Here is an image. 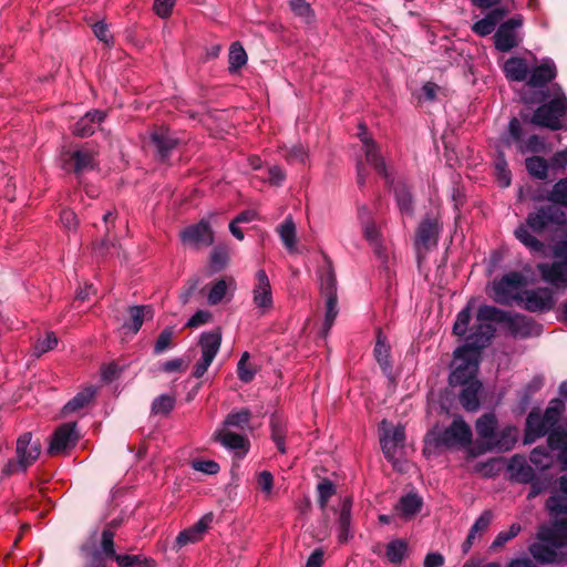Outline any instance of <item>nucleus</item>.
Wrapping results in <instances>:
<instances>
[{"mask_svg":"<svg viewBox=\"0 0 567 567\" xmlns=\"http://www.w3.org/2000/svg\"><path fill=\"white\" fill-rule=\"evenodd\" d=\"M174 336V329L173 327H166L158 336L155 344H154V352L156 354H159L167 350L172 344V339Z\"/></svg>","mask_w":567,"mask_h":567,"instance_id":"0e129e2a","label":"nucleus"},{"mask_svg":"<svg viewBox=\"0 0 567 567\" xmlns=\"http://www.w3.org/2000/svg\"><path fill=\"white\" fill-rule=\"evenodd\" d=\"M289 7L293 14L306 23H312L316 14L307 0H289Z\"/></svg>","mask_w":567,"mask_h":567,"instance_id":"49530a36","label":"nucleus"},{"mask_svg":"<svg viewBox=\"0 0 567 567\" xmlns=\"http://www.w3.org/2000/svg\"><path fill=\"white\" fill-rule=\"evenodd\" d=\"M496 431L497 419L493 413H486L476 421V432L485 450L495 436Z\"/></svg>","mask_w":567,"mask_h":567,"instance_id":"7c9ffc66","label":"nucleus"},{"mask_svg":"<svg viewBox=\"0 0 567 567\" xmlns=\"http://www.w3.org/2000/svg\"><path fill=\"white\" fill-rule=\"evenodd\" d=\"M523 24L520 16L513 17L502 23L497 29L495 38V47L502 52H507L518 45V37L516 30Z\"/></svg>","mask_w":567,"mask_h":567,"instance_id":"9b49d317","label":"nucleus"},{"mask_svg":"<svg viewBox=\"0 0 567 567\" xmlns=\"http://www.w3.org/2000/svg\"><path fill=\"white\" fill-rule=\"evenodd\" d=\"M228 249L224 246H217L213 249L210 255L212 267L219 270L224 268L228 261Z\"/></svg>","mask_w":567,"mask_h":567,"instance_id":"69168bd1","label":"nucleus"},{"mask_svg":"<svg viewBox=\"0 0 567 567\" xmlns=\"http://www.w3.org/2000/svg\"><path fill=\"white\" fill-rule=\"evenodd\" d=\"M255 280L252 301L256 308L264 315L274 306L271 285L264 269H259L256 272Z\"/></svg>","mask_w":567,"mask_h":567,"instance_id":"f8f14e48","label":"nucleus"},{"mask_svg":"<svg viewBox=\"0 0 567 567\" xmlns=\"http://www.w3.org/2000/svg\"><path fill=\"white\" fill-rule=\"evenodd\" d=\"M229 288H235V281L233 278L216 281L208 292V303L215 306L221 302Z\"/></svg>","mask_w":567,"mask_h":567,"instance_id":"a19ab883","label":"nucleus"},{"mask_svg":"<svg viewBox=\"0 0 567 567\" xmlns=\"http://www.w3.org/2000/svg\"><path fill=\"white\" fill-rule=\"evenodd\" d=\"M462 386L458 395L461 405L470 412H475L480 408V393L482 383L478 380H472L467 383L460 384Z\"/></svg>","mask_w":567,"mask_h":567,"instance_id":"b1692460","label":"nucleus"},{"mask_svg":"<svg viewBox=\"0 0 567 567\" xmlns=\"http://www.w3.org/2000/svg\"><path fill=\"white\" fill-rule=\"evenodd\" d=\"M175 405V399L168 394L157 396L152 403V413L154 414H168Z\"/></svg>","mask_w":567,"mask_h":567,"instance_id":"bf43d9fd","label":"nucleus"},{"mask_svg":"<svg viewBox=\"0 0 567 567\" xmlns=\"http://www.w3.org/2000/svg\"><path fill=\"white\" fill-rule=\"evenodd\" d=\"M509 12L508 9L505 8H495L492 11H489L483 19L476 21L472 30L481 35L485 37L491 34L496 24Z\"/></svg>","mask_w":567,"mask_h":567,"instance_id":"a878e982","label":"nucleus"},{"mask_svg":"<svg viewBox=\"0 0 567 567\" xmlns=\"http://www.w3.org/2000/svg\"><path fill=\"white\" fill-rule=\"evenodd\" d=\"M543 279L554 286L567 287V262L539 264L537 266Z\"/></svg>","mask_w":567,"mask_h":567,"instance_id":"412c9836","label":"nucleus"},{"mask_svg":"<svg viewBox=\"0 0 567 567\" xmlns=\"http://www.w3.org/2000/svg\"><path fill=\"white\" fill-rule=\"evenodd\" d=\"M471 307L467 306L458 312L456 321L453 326V332L458 337L465 336L471 322Z\"/></svg>","mask_w":567,"mask_h":567,"instance_id":"052dcab7","label":"nucleus"},{"mask_svg":"<svg viewBox=\"0 0 567 567\" xmlns=\"http://www.w3.org/2000/svg\"><path fill=\"white\" fill-rule=\"evenodd\" d=\"M130 321L123 328L137 333L146 319H152L154 311L151 306H134L128 309Z\"/></svg>","mask_w":567,"mask_h":567,"instance_id":"72a5a7b5","label":"nucleus"},{"mask_svg":"<svg viewBox=\"0 0 567 567\" xmlns=\"http://www.w3.org/2000/svg\"><path fill=\"white\" fill-rule=\"evenodd\" d=\"M115 561L118 567H154V560L143 555H118Z\"/></svg>","mask_w":567,"mask_h":567,"instance_id":"de8ad7c7","label":"nucleus"},{"mask_svg":"<svg viewBox=\"0 0 567 567\" xmlns=\"http://www.w3.org/2000/svg\"><path fill=\"white\" fill-rule=\"evenodd\" d=\"M214 437L229 450L241 451L243 453H246L248 450V440L240 434L233 433L229 429H218L214 433Z\"/></svg>","mask_w":567,"mask_h":567,"instance_id":"cd10ccee","label":"nucleus"},{"mask_svg":"<svg viewBox=\"0 0 567 567\" xmlns=\"http://www.w3.org/2000/svg\"><path fill=\"white\" fill-rule=\"evenodd\" d=\"M271 439L280 453H286L285 437L287 434L286 423L281 417L274 415L270 421Z\"/></svg>","mask_w":567,"mask_h":567,"instance_id":"79ce46f5","label":"nucleus"},{"mask_svg":"<svg viewBox=\"0 0 567 567\" xmlns=\"http://www.w3.org/2000/svg\"><path fill=\"white\" fill-rule=\"evenodd\" d=\"M548 200L567 207V177L559 179L548 194Z\"/></svg>","mask_w":567,"mask_h":567,"instance_id":"4d7b16f0","label":"nucleus"},{"mask_svg":"<svg viewBox=\"0 0 567 567\" xmlns=\"http://www.w3.org/2000/svg\"><path fill=\"white\" fill-rule=\"evenodd\" d=\"M563 546H554L547 542L539 540L529 547L532 556L542 563H553L557 557V550Z\"/></svg>","mask_w":567,"mask_h":567,"instance_id":"f704fd0d","label":"nucleus"},{"mask_svg":"<svg viewBox=\"0 0 567 567\" xmlns=\"http://www.w3.org/2000/svg\"><path fill=\"white\" fill-rule=\"evenodd\" d=\"M557 75L556 65L551 60H544L539 65L529 70L527 85L534 89H543Z\"/></svg>","mask_w":567,"mask_h":567,"instance_id":"a211bd4d","label":"nucleus"},{"mask_svg":"<svg viewBox=\"0 0 567 567\" xmlns=\"http://www.w3.org/2000/svg\"><path fill=\"white\" fill-rule=\"evenodd\" d=\"M247 62V54L244 48L238 43L234 42L229 50V71H237L239 68L245 65Z\"/></svg>","mask_w":567,"mask_h":567,"instance_id":"603ef678","label":"nucleus"},{"mask_svg":"<svg viewBox=\"0 0 567 567\" xmlns=\"http://www.w3.org/2000/svg\"><path fill=\"white\" fill-rule=\"evenodd\" d=\"M336 486L334 484L324 478L320 481L317 485V494H318V503L322 511L326 509L330 498L336 494Z\"/></svg>","mask_w":567,"mask_h":567,"instance_id":"3c124183","label":"nucleus"},{"mask_svg":"<svg viewBox=\"0 0 567 567\" xmlns=\"http://www.w3.org/2000/svg\"><path fill=\"white\" fill-rule=\"evenodd\" d=\"M537 536L539 540L554 546H564L567 543V519L557 520L551 526H542Z\"/></svg>","mask_w":567,"mask_h":567,"instance_id":"5701e85b","label":"nucleus"},{"mask_svg":"<svg viewBox=\"0 0 567 567\" xmlns=\"http://www.w3.org/2000/svg\"><path fill=\"white\" fill-rule=\"evenodd\" d=\"M528 174L537 179L545 181L548 177V162L540 156H532L525 159Z\"/></svg>","mask_w":567,"mask_h":567,"instance_id":"58836bf2","label":"nucleus"},{"mask_svg":"<svg viewBox=\"0 0 567 567\" xmlns=\"http://www.w3.org/2000/svg\"><path fill=\"white\" fill-rule=\"evenodd\" d=\"M533 114L532 123L547 127L551 131H558L567 126V97L561 87L557 84L546 91H538L532 96H524L526 104L542 103Z\"/></svg>","mask_w":567,"mask_h":567,"instance_id":"f03ea898","label":"nucleus"},{"mask_svg":"<svg viewBox=\"0 0 567 567\" xmlns=\"http://www.w3.org/2000/svg\"><path fill=\"white\" fill-rule=\"evenodd\" d=\"M75 426V423H64L55 430L48 450L49 454L56 455L75 445L79 437Z\"/></svg>","mask_w":567,"mask_h":567,"instance_id":"f3484780","label":"nucleus"},{"mask_svg":"<svg viewBox=\"0 0 567 567\" xmlns=\"http://www.w3.org/2000/svg\"><path fill=\"white\" fill-rule=\"evenodd\" d=\"M422 499L416 494H408L400 498L396 509L405 517L414 516L420 512Z\"/></svg>","mask_w":567,"mask_h":567,"instance_id":"37998d69","label":"nucleus"},{"mask_svg":"<svg viewBox=\"0 0 567 567\" xmlns=\"http://www.w3.org/2000/svg\"><path fill=\"white\" fill-rule=\"evenodd\" d=\"M505 76L509 81L523 82L528 78L529 69L526 61L522 58H509L503 66Z\"/></svg>","mask_w":567,"mask_h":567,"instance_id":"473e14b6","label":"nucleus"},{"mask_svg":"<svg viewBox=\"0 0 567 567\" xmlns=\"http://www.w3.org/2000/svg\"><path fill=\"white\" fill-rule=\"evenodd\" d=\"M380 444L386 458H394L398 447L403 445L404 429L402 426L389 427L386 421L380 426Z\"/></svg>","mask_w":567,"mask_h":567,"instance_id":"dca6fc26","label":"nucleus"},{"mask_svg":"<svg viewBox=\"0 0 567 567\" xmlns=\"http://www.w3.org/2000/svg\"><path fill=\"white\" fill-rule=\"evenodd\" d=\"M527 225L536 233L543 231L551 225H565L566 215L556 206H545L532 213L526 218Z\"/></svg>","mask_w":567,"mask_h":567,"instance_id":"1a4fd4ad","label":"nucleus"},{"mask_svg":"<svg viewBox=\"0 0 567 567\" xmlns=\"http://www.w3.org/2000/svg\"><path fill=\"white\" fill-rule=\"evenodd\" d=\"M512 478L519 483H529L535 480V470L522 455H514L508 464Z\"/></svg>","mask_w":567,"mask_h":567,"instance_id":"393cba45","label":"nucleus"},{"mask_svg":"<svg viewBox=\"0 0 567 567\" xmlns=\"http://www.w3.org/2000/svg\"><path fill=\"white\" fill-rule=\"evenodd\" d=\"M494 322L504 323L514 337L528 338L539 336L542 327L537 324L533 319L523 315H512L504 310H501L494 306H481L476 315L475 326H487L492 329L491 339L495 333Z\"/></svg>","mask_w":567,"mask_h":567,"instance_id":"7ed1b4c3","label":"nucleus"},{"mask_svg":"<svg viewBox=\"0 0 567 567\" xmlns=\"http://www.w3.org/2000/svg\"><path fill=\"white\" fill-rule=\"evenodd\" d=\"M440 223L436 218H424L416 231L415 245L417 249L427 250L437 243Z\"/></svg>","mask_w":567,"mask_h":567,"instance_id":"6ab92c4d","label":"nucleus"},{"mask_svg":"<svg viewBox=\"0 0 567 567\" xmlns=\"http://www.w3.org/2000/svg\"><path fill=\"white\" fill-rule=\"evenodd\" d=\"M519 302L526 310L535 312L550 310L555 299L548 288H537L523 291Z\"/></svg>","mask_w":567,"mask_h":567,"instance_id":"ddd939ff","label":"nucleus"},{"mask_svg":"<svg viewBox=\"0 0 567 567\" xmlns=\"http://www.w3.org/2000/svg\"><path fill=\"white\" fill-rule=\"evenodd\" d=\"M409 544L406 540L396 538L386 545L385 557L392 564L401 563L408 554Z\"/></svg>","mask_w":567,"mask_h":567,"instance_id":"ea45409f","label":"nucleus"},{"mask_svg":"<svg viewBox=\"0 0 567 567\" xmlns=\"http://www.w3.org/2000/svg\"><path fill=\"white\" fill-rule=\"evenodd\" d=\"M181 240L184 245L198 249L203 246H210L214 243V234L208 221L202 219L182 230Z\"/></svg>","mask_w":567,"mask_h":567,"instance_id":"9d476101","label":"nucleus"},{"mask_svg":"<svg viewBox=\"0 0 567 567\" xmlns=\"http://www.w3.org/2000/svg\"><path fill=\"white\" fill-rule=\"evenodd\" d=\"M114 533L110 529H104L102 533V542H101V551L102 555L106 558H112L115 560V557L118 554L115 553L114 549Z\"/></svg>","mask_w":567,"mask_h":567,"instance_id":"e2e57ef3","label":"nucleus"},{"mask_svg":"<svg viewBox=\"0 0 567 567\" xmlns=\"http://www.w3.org/2000/svg\"><path fill=\"white\" fill-rule=\"evenodd\" d=\"M394 193L401 213L411 215L413 212V205L409 188L404 184H400L394 188Z\"/></svg>","mask_w":567,"mask_h":567,"instance_id":"8fccbe9b","label":"nucleus"},{"mask_svg":"<svg viewBox=\"0 0 567 567\" xmlns=\"http://www.w3.org/2000/svg\"><path fill=\"white\" fill-rule=\"evenodd\" d=\"M374 355L383 371H388L391 368L390 347L384 342L381 333L378 336L377 344L374 348Z\"/></svg>","mask_w":567,"mask_h":567,"instance_id":"5fc2aeb1","label":"nucleus"},{"mask_svg":"<svg viewBox=\"0 0 567 567\" xmlns=\"http://www.w3.org/2000/svg\"><path fill=\"white\" fill-rule=\"evenodd\" d=\"M58 346V337L54 332H47L43 338H39L33 344V352L37 357L54 349Z\"/></svg>","mask_w":567,"mask_h":567,"instance_id":"6e6d98bb","label":"nucleus"},{"mask_svg":"<svg viewBox=\"0 0 567 567\" xmlns=\"http://www.w3.org/2000/svg\"><path fill=\"white\" fill-rule=\"evenodd\" d=\"M526 286V278L518 271L505 274L499 279H494L489 289V297L501 305H511L518 301Z\"/></svg>","mask_w":567,"mask_h":567,"instance_id":"423d86ee","label":"nucleus"},{"mask_svg":"<svg viewBox=\"0 0 567 567\" xmlns=\"http://www.w3.org/2000/svg\"><path fill=\"white\" fill-rule=\"evenodd\" d=\"M212 515H205L193 526L182 530L176 537V545L181 548L188 544L199 542L204 534L206 533V530L208 529V526L212 523Z\"/></svg>","mask_w":567,"mask_h":567,"instance_id":"4be33fe9","label":"nucleus"},{"mask_svg":"<svg viewBox=\"0 0 567 567\" xmlns=\"http://www.w3.org/2000/svg\"><path fill=\"white\" fill-rule=\"evenodd\" d=\"M337 316H338L337 297L326 298V313H324V320H323V324H322L323 334H327L328 331L331 329Z\"/></svg>","mask_w":567,"mask_h":567,"instance_id":"13d9d810","label":"nucleus"},{"mask_svg":"<svg viewBox=\"0 0 567 567\" xmlns=\"http://www.w3.org/2000/svg\"><path fill=\"white\" fill-rule=\"evenodd\" d=\"M248 359H249V353L244 352L238 364H237L238 378L243 382H250L255 377V370L251 369L247 363Z\"/></svg>","mask_w":567,"mask_h":567,"instance_id":"338daca9","label":"nucleus"},{"mask_svg":"<svg viewBox=\"0 0 567 567\" xmlns=\"http://www.w3.org/2000/svg\"><path fill=\"white\" fill-rule=\"evenodd\" d=\"M288 163L306 164L308 152L302 145H295L284 155Z\"/></svg>","mask_w":567,"mask_h":567,"instance_id":"774afa93","label":"nucleus"},{"mask_svg":"<svg viewBox=\"0 0 567 567\" xmlns=\"http://www.w3.org/2000/svg\"><path fill=\"white\" fill-rule=\"evenodd\" d=\"M220 344L221 332L219 329L202 333L199 339L202 357L194 367L193 375L195 378H202L206 373L218 353Z\"/></svg>","mask_w":567,"mask_h":567,"instance_id":"6e6552de","label":"nucleus"},{"mask_svg":"<svg viewBox=\"0 0 567 567\" xmlns=\"http://www.w3.org/2000/svg\"><path fill=\"white\" fill-rule=\"evenodd\" d=\"M40 452V443L32 442L31 433H24L18 439L17 455L23 471L39 457Z\"/></svg>","mask_w":567,"mask_h":567,"instance_id":"aec40b11","label":"nucleus"},{"mask_svg":"<svg viewBox=\"0 0 567 567\" xmlns=\"http://www.w3.org/2000/svg\"><path fill=\"white\" fill-rule=\"evenodd\" d=\"M561 450L559 460L567 470V434L563 431H553L547 437V446H537L529 454L530 463L539 471L548 470L555 462L553 451Z\"/></svg>","mask_w":567,"mask_h":567,"instance_id":"39448f33","label":"nucleus"},{"mask_svg":"<svg viewBox=\"0 0 567 567\" xmlns=\"http://www.w3.org/2000/svg\"><path fill=\"white\" fill-rule=\"evenodd\" d=\"M520 529L522 527L518 523L512 524L508 530H502L496 535L492 547L497 548L504 546L507 542L515 538L519 534Z\"/></svg>","mask_w":567,"mask_h":567,"instance_id":"680f3d73","label":"nucleus"},{"mask_svg":"<svg viewBox=\"0 0 567 567\" xmlns=\"http://www.w3.org/2000/svg\"><path fill=\"white\" fill-rule=\"evenodd\" d=\"M529 228L527 223L519 225L515 229V237L532 252H543L545 248L544 244L530 234Z\"/></svg>","mask_w":567,"mask_h":567,"instance_id":"e433bc0d","label":"nucleus"},{"mask_svg":"<svg viewBox=\"0 0 567 567\" xmlns=\"http://www.w3.org/2000/svg\"><path fill=\"white\" fill-rule=\"evenodd\" d=\"M546 508L553 515L567 514V476L559 478V491L546 501Z\"/></svg>","mask_w":567,"mask_h":567,"instance_id":"2f4dec72","label":"nucleus"},{"mask_svg":"<svg viewBox=\"0 0 567 567\" xmlns=\"http://www.w3.org/2000/svg\"><path fill=\"white\" fill-rule=\"evenodd\" d=\"M250 419L251 414L247 409L234 411L227 415L221 427H236L238 430H244L249 425Z\"/></svg>","mask_w":567,"mask_h":567,"instance_id":"a18cd8bd","label":"nucleus"},{"mask_svg":"<svg viewBox=\"0 0 567 567\" xmlns=\"http://www.w3.org/2000/svg\"><path fill=\"white\" fill-rule=\"evenodd\" d=\"M518 151L525 153H543L546 151L545 140L538 135H530L526 141L518 144Z\"/></svg>","mask_w":567,"mask_h":567,"instance_id":"864d4df0","label":"nucleus"},{"mask_svg":"<svg viewBox=\"0 0 567 567\" xmlns=\"http://www.w3.org/2000/svg\"><path fill=\"white\" fill-rule=\"evenodd\" d=\"M517 441V429L514 426H506L502 430H497L495 436L489 441L486 450H497L499 452L509 451L513 449Z\"/></svg>","mask_w":567,"mask_h":567,"instance_id":"c756f323","label":"nucleus"},{"mask_svg":"<svg viewBox=\"0 0 567 567\" xmlns=\"http://www.w3.org/2000/svg\"><path fill=\"white\" fill-rule=\"evenodd\" d=\"M151 138L162 158H165L176 145V140L171 137L168 130L163 127L153 132Z\"/></svg>","mask_w":567,"mask_h":567,"instance_id":"c9c22d12","label":"nucleus"},{"mask_svg":"<svg viewBox=\"0 0 567 567\" xmlns=\"http://www.w3.org/2000/svg\"><path fill=\"white\" fill-rule=\"evenodd\" d=\"M351 507L352 499L350 497H346L342 499L340 509L338 513V539L340 543H347L351 537Z\"/></svg>","mask_w":567,"mask_h":567,"instance_id":"c85d7f7f","label":"nucleus"},{"mask_svg":"<svg viewBox=\"0 0 567 567\" xmlns=\"http://www.w3.org/2000/svg\"><path fill=\"white\" fill-rule=\"evenodd\" d=\"M320 292L324 298L337 297L336 278L330 268L320 272Z\"/></svg>","mask_w":567,"mask_h":567,"instance_id":"09e8293b","label":"nucleus"},{"mask_svg":"<svg viewBox=\"0 0 567 567\" xmlns=\"http://www.w3.org/2000/svg\"><path fill=\"white\" fill-rule=\"evenodd\" d=\"M95 388L87 386L71 399L63 408L65 414L76 412L86 406L95 395Z\"/></svg>","mask_w":567,"mask_h":567,"instance_id":"4c0bfd02","label":"nucleus"},{"mask_svg":"<svg viewBox=\"0 0 567 567\" xmlns=\"http://www.w3.org/2000/svg\"><path fill=\"white\" fill-rule=\"evenodd\" d=\"M277 231L285 247L288 250H293L296 246V225L291 216H288L284 223L278 226Z\"/></svg>","mask_w":567,"mask_h":567,"instance_id":"c03bdc74","label":"nucleus"},{"mask_svg":"<svg viewBox=\"0 0 567 567\" xmlns=\"http://www.w3.org/2000/svg\"><path fill=\"white\" fill-rule=\"evenodd\" d=\"M492 329L487 326H474L466 338V343L454 352V369L450 375V384L467 383L477 380L481 350L491 341Z\"/></svg>","mask_w":567,"mask_h":567,"instance_id":"f257e3e1","label":"nucleus"},{"mask_svg":"<svg viewBox=\"0 0 567 567\" xmlns=\"http://www.w3.org/2000/svg\"><path fill=\"white\" fill-rule=\"evenodd\" d=\"M472 441V430L463 419H455L440 436V443L445 446L467 445Z\"/></svg>","mask_w":567,"mask_h":567,"instance_id":"2eb2a0df","label":"nucleus"},{"mask_svg":"<svg viewBox=\"0 0 567 567\" xmlns=\"http://www.w3.org/2000/svg\"><path fill=\"white\" fill-rule=\"evenodd\" d=\"M96 148L90 144L82 145L78 148H64L61 152L60 159L62 168L80 176L81 174L92 171L97 166Z\"/></svg>","mask_w":567,"mask_h":567,"instance_id":"0eeeda50","label":"nucleus"},{"mask_svg":"<svg viewBox=\"0 0 567 567\" xmlns=\"http://www.w3.org/2000/svg\"><path fill=\"white\" fill-rule=\"evenodd\" d=\"M565 404L561 400H551L544 413L533 410L526 417L524 443L532 444L546 434L549 435L558 423Z\"/></svg>","mask_w":567,"mask_h":567,"instance_id":"20e7f679","label":"nucleus"},{"mask_svg":"<svg viewBox=\"0 0 567 567\" xmlns=\"http://www.w3.org/2000/svg\"><path fill=\"white\" fill-rule=\"evenodd\" d=\"M358 137L362 143V151L364 152L365 159L374 169L388 178L385 163L380 155L379 147L369 135L367 127L363 124L359 125Z\"/></svg>","mask_w":567,"mask_h":567,"instance_id":"4468645a","label":"nucleus"},{"mask_svg":"<svg viewBox=\"0 0 567 567\" xmlns=\"http://www.w3.org/2000/svg\"><path fill=\"white\" fill-rule=\"evenodd\" d=\"M104 117L105 113L102 111H90L74 124L72 132L76 136H89L94 133L96 125H99Z\"/></svg>","mask_w":567,"mask_h":567,"instance_id":"bb28decb","label":"nucleus"}]
</instances>
